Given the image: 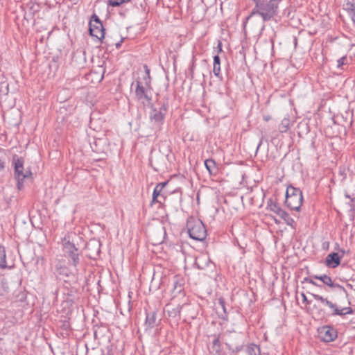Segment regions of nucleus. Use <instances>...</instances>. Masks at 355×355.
I'll return each mask as SVG.
<instances>
[{
    "mask_svg": "<svg viewBox=\"0 0 355 355\" xmlns=\"http://www.w3.org/2000/svg\"><path fill=\"white\" fill-rule=\"evenodd\" d=\"M345 198L350 199V202L349 203V205L351 208V210L354 211L355 208V198L348 194L347 193L345 194Z\"/></svg>",
    "mask_w": 355,
    "mask_h": 355,
    "instance_id": "33",
    "label": "nucleus"
},
{
    "mask_svg": "<svg viewBox=\"0 0 355 355\" xmlns=\"http://www.w3.org/2000/svg\"><path fill=\"white\" fill-rule=\"evenodd\" d=\"M311 295L313 297V298L315 300L320 301L322 304L327 306L329 308L334 304L332 302L329 301L327 298L323 297L322 296L319 295L318 294L311 293Z\"/></svg>",
    "mask_w": 355,
    "mask_h": 355,
    "instance_id": "24",
    "label": "nucleus"
},
{
    "mask_svg": "<svg viewBox=\"0 0 355 355\" xmlns=\"http://www.w3.org/2000/svg\"><path fill=\"white\" fill-rule=\"evenodd\" d=\"M146 86H147L148 88H150V82H149V83L146 82Z\"/></svg>",
    "mask_w": 355,
    "mask_h": 355,
    "instance_id": "51",
    "label": "nucleus"
},
{
    "mask_svg": "<svg viewBox=\"0 0 355 355\" xmlns=\"http://www.w3.org/2000/svg\"><path fill=\"white\" fill-rule=\"evenodd\" d=\"M303 202L302 191L290 185L286 191L285 204L291 210L299 211Z\"/></svg>",
    "mask_w": 355,
    "mask_h": 355,
    "instance_id": "5",
    "label": "nucleus"
},
{
    "mask_svg": "<svg viewBox=\"0 0 355 355\" xmlns=\"http://www.w3.org/2000/svg\"><path fill=\"white\" fill-rule=\"evenodd\" d=\"M94 334L95 339H96L97 338V332H96V331H94Z\"/></svg>",
    "mask_w": 355,
    "mask_h": 355,
    "instance_id": "50",
    "label": "nucleus"
},
{
    "mask_svg": "<svg viewBox=\"0 0 355 355\" xmlns=\"http://www.w3.org/2000/svg\"><path fill=\"white\" fill-rule=\"evenodd\" d=\"M212 349L216 353L219 352L220 350V343L218 337H215L212 342Z\"/></svg>",
    "mask_w": 355,
    "mask_h": 355,
    "instance_id": "28",
    "label": "nucleus"
},
{
    "mask_svg": "<svg viewBox=\"0 0 355 355\" xmlns=\"http://www.w3.org/2000/svg\"><path fill=\"white\" fill-rule=\"evenodd\" d=\"M130 1V0H109L107 5L111 6L112 7H117L123 3H128Z\"/></svg>",
    "mask_w": 355,
    "mask_h": 355,
    "instance_id": "27",
    "label": "nucleus"
},
{
    "mask_svg": "<svg viewBox=\"0 0 355 355\" xmlns=\"http://www.w3.org/2000/svg\"><path fill=\"white\" fill-rule=\"evenodd\" d=\"M157 311L155 309L146 310L144 326L146 330L151 329L158 324L159 320H157Z\"/></svg>",
    "mask_w": 355,
    "mask_h": 355,
    "instance_id": "10",
    "label": "nucleus"
},
{
    "mask_svg": "<svg viewBox=\"0 0 355 355\" xmlns=\"http://www.w3.org/2000/svg\"><path fill=\"white\" fill-rule=\"evenodd\" d=\"M248 355H261L260 347L255 344H250L246 348Z\"/></svg>",
    "mask_w": 355,
    "mask_h": 355,
    "instance_id": "23",
    "label": "nucleus"
},
{
    "mask_svg": "<svg viewBox=\"0 0 355 355\" xmlns=\"http://www.w3.org/2000/svg\"><path fill=\"white\" fill-rule=\"evenodd\" d=\"M313 279H315L313 277V275L311 276V277H304L303 279V280L302 281V283H309L315 286H318V287H321L322 286L318 284L316 282H315Z\"/></svg>",
    "mask_w": 355,
    "mask_h": 355,
    "instance_id": "30",
    "label": "nucleus"
},
{
    "mask_svg": "<svg viewBox=\"0 0 355 355\" xmlns=\"http://www.w3.org/2000/svg\"><path fill=\"white\" fill-rule=\"evenodd\" d=\"M187 227L189 236L193 240L203 241L207 236V230L204 223L200 220L190 217L187 220Z\"/></svg>",
    "mask_w": 355,
    "mask_h": 355,
    "instance_id": "4",
    "label": "nucleus"
},
{
    "mask_svg": "<svg viewBox=\"0 0 355 355\" xmlns=\"http://www.w3.org/2000/svg\"><path fill=\"white\" fill-rule=\"evenodd\" d=\"M6 255L4 248H0V268H6Z\"/></svg>",
    "mask_w": 355,
    "mask_h": 355,
    "instance_id": "26",
    "label": "nucleus"
},
{
    "mask_svg": "<svg viewBox=\"0 0 355 355\" xmlns=\"http://www.w3.org/2000/svg\"><path fill=\"white\" fill-rule=\"evenodd\" d=\"M107 352L106 355H116L115 352L113 351V346L112 345L107 346Z\"/></svg>",
    "mask_w": 355,
    "mask_h": 355,
    "instance_id": "38",
    "label": "nucleus"
},
{
    "mask_svg": "<svg viewBox=\"0 0 355 355\" xmlns=\"http://www.w3.org/2000/svg\"><path fill=\"white\" fill-rule=\"evenodd\" d=\"M168 181L160 182V183L157 184L155 187H157V188L159 189L161 191H164L163 189L166 187V185L168 184Z\"/></svg>",
    "mask_w": 355,
    "mask_h": 355,
    "instance_id": "37",
    "label": "nucleus"
},
{
    "mask_svg": "<svg viewBox=\"0 0 355 355\" xmlns=\"http://www.w3.org/2000/svg\"><path fill=\"white\" fill-rule=\"evenodd\" d=\"M213 72L216 77L219 78L220 79H222V76L220 73V65H214Z\"/></svg>",
    "mask_w": 355,
    "mask_h": 355,
    "instance_id": "34",
    "label": "nucleus"
},
{
    "mask_svg": "<svg viewBox=\"0 0 355 355\" xmlns=\"http://www.w3.org/2000/svg\"><path fill=\"white\" fill-rule=\"evenodd\" d=\"M184 306L177 305L175 306H172L169 304H167L165 308V311L167 313L168 316L171 318V321L175 324V326L178 325L179 321L180 320V312L182 308Z\"/></svg>",
    "mask_w": 355,
    "mask_h": 355,
    "instance_id": "11",
    "label": "nucleus"
},
{
    "mask_svg": "<svg viewBox=\"0 0 355 355\" xmlns=\"http://www.w3.org/2000/svg\"><path fill=\"white\" fill-rule=\"evenodd\" d=\"M122 41L123 40H121L119 42L116 44V48H119L121 46Z\"/></svg>",
    "mask_w": 355,
    "mask_h": 355,
    "instance_id": "48",
    "label": "nucleus"
},
{
    "mask_svg": "<svg viewBox=\"0 0 355 355\" xmlns=\"http://www.w3.org/2000/svg\"><path fill=\"white\" fill-rule=\"evenodd\" d=\"M214 65H220V58L218 55L214 56Z\"/></svg>",
    "mask_w": 355,
    "mask_h": 355,
    "instance_id": "39",
    "label": "nucleus"
},
{
    "mask_svg": "<svg viewBox=\"0 0 355 355\" xmlns=\"http://www.w3.org/2000/svg\"><path fill=\"white\" fill-rule=\"evenodd\" d=\"M313 277L315 279L320 280L324 285H327V286H329L331 288H339V289L345 290V288L343 286H341L338 284L334 283V282L332 280L331 277L328 276L327 275H325V274L320 275H313Z\"/></svg>",
    "mask_w": 355,
    "mask_h": 355,
    "instance_id": "13",
    "label": "nucleus"
},
{
    "mask_svg": "<svg viewBox=\"0 0 355 355\" xmlns=\"http://www.w3.org/2000/svg\"><path fill=\"white\" fill-rule=\"evenodd\" d=\"M205 166L210 175H216L218 173V168L215 160L207 159L205 161Z\"/></svg>",
    "mask_w": 355,
    "mask_h": 355,
    "instance_id": "19",
    "label": "nucleus"
},
{
    "mask_svg": "<svg viewBox=\"0 0 355 355\" xmlns=\"http://www.w3.org/2000/svg\"><path fill=\"white\" fill-rule=\"evenodd\" d=\"M346 6V9L349 11V15L352 13L354 10H355V6L352 3H347Z\"/></svg>",
    "mask_w": 355,
    "mask_h": 355,
    "instance_id": "36",
    "label": "nucleus"
},
{
    "mask_svg": "<svg viewBox=\"0 0 355 355\" xmlns=\"http://www.w3.org/2000/svg\"><path fill=\"white\" fill-rule=\"evenodd\" d=\"M262 140H263V139H262V138H261V139H260V141H259V144H258V146H257V147L256 152H257V151H258L259 148H260V146H261V144H262Z\"/></svg>",
    "mask_w": 355,
    "mask_h": 355,
    "instance_id": "45",
    "label": "nucleus"
},
{
    "mask_svg": "<svg viewBox=\"0 0 355 355\" xmlns=\"http://www.w3.org/2000/svg\"><path fill=\"white\" fill-rule=\"evenodd\" d=\"M71 237V234L67 233L62 239V252L68 263L76 268L80 261L81 250L76 246Z\"/></svg>",
    "mask_w": 355,
    "mask_h": 355,
    "instance_id": "2",
    "label": "nucleus"
},
{
    "mask_svg": "<svg viewBox=\"0 0 355 355\" xmlns=\"http://www.w3.org/2000/svg\"><path fill=\"white\" fill-rule=\"evenodd\" d=\"M6 90H7V92L8 91V84L6 85Z\"/></svg>",
    "mask_w": 355,
    "mask_h": 355,
    "instance_id": "53",
    "label": "nucleus"
},
{
    "mask_svg": "<svg viewBox=\"0 0 355 355\" xmlns=\"http://www.w3.org/2000/svg\"><path fill=\"white\" fill-rule=\"evenodd\" d=\"M318 336L325 343L334 341L338 336L336 329L331 326H324L318 329Z\"/></svg>",
    "mask_w": 355,
    "mask_h": 355,
    "instance_id": "9",
    "label": "nucleus"
},
{
    "mask_svg": "<svg viewBox=\"0 0 355 355\" xmlns=\"http://www.w3.org/2000/svg\"><path fill=\"white\" fill-rule=\"evenodd\" d=\"M291 126V120L288 117L284 118L280 124L279 125L278 129L281 133L286 132Z\"/></svg>",
    "mask_w": 355,
    "mask_h": 355,
    "instance_id": "22",
    "label": "nucleus"
},
{
    "mask_svg": "<svg viewBox=\"0 0 355 355\" xmlns=\"http://www.w3.org/2000/svg\"><path fill=\"white\" fill-rule=\"evenodd\" d=\"M195 265L200 270L214 268V263L207 254H201L196 259Z\"/></svg>",
    "mask_w": 355,
    "mask_h": 355,
    "instance_id": "12",
    "label": "nucleus"
},
{
    "mask_svg": "<svg viewBox=\"0 0 355 355\" xmlns=\"http://www.w3.org/2000/svg\"><path fill=\"white\" fill-rule=\"evenodd\" d=\"M301 296H302V301H303V302H304V304H310L311 301L308 300V299H307V297H306V295H305L304 293H301Z\"/></svg>",
    "mask_w": 355,
    "mask_h": 355,
    "instance_id": "40",
    "label": "nucleus"
},
{
    "mask_svg": "<svg viewBox=\"0 0 355 355\" xmlns=\"http://www.w3.org/2000/svg\"><path fill=\"white\" fill-rule=\"evenodd\" d=\"M338 175L340 178V181L341 182L344 181L346 179V178H347V171H346V168L345 167H342V166L339 167Z\"/></svg>",
    "mask_w": 355,
    "mask_h": 355,
    "instance_id": "32",
    "label": "nucleus"
},
{
    "mask_svg": "<svg viewBox=\"0 0 355 355\" xmlns=\"http://www.w3.org/2000/svg\"><path fill=\"white\" fill-rule=\"evenodd\" d=\"M77 289L76 288H71L70 290L67 288V292L64 293L67 294L69 297H73L75 293H76Z\"/></svg>",
    "mask_w": 355,
    "mask_h": 355,
    "instance_id": "35",
    "label": "nucleus"
},
{
    "mask_svg": "<svg viewBox=\"0 0 355 355\" xmlns=\"http://www.w3.org/2000/svg\"><path fill=\"white\" fill-rule=\"evenodd\" d=\"M341 257L337 252L329 254L325 259V265L331 268H335L340 263Z\"/></svg>",
    "mask_w": 355,
    "mask_h": 355,
    "instance_id": "14",
    "label": "nucleus"
},
{
    "mask_svg": "<svg viewBox=\"0 0 355 355\" xmlns=\"http://www.w3.org/2000/svg\"><path fill=\"white\" fill-rule=\"evenodd\" d=\"M24 159L15 154L12 158V165L14 167V177L17 180V187L19 190L24 188V179L31 177L32 173L30 170L25 171L24 168Z\"/></svg>",
    "mask_w": 355,
    "mask_h": 355,
    "instance_id": "3",
    "label": "nucleus"
},
{
    "mask_svg": "<svg viewBox=\"0 0 355 355\" xmlns=\"http://www.w3.org/2000/svg\"><path fill=\"white\" fill-rule=\"evenodd\" d=\"M217 309H220L223 311V313L225 316H227V310L225 306V302L223 297H220L218 302Z\"/></svg>",
    "mask_w": 355,
    "mask_h": 355,
    "instance_id": "29",
    "label": "nucleus"
},
{
    "mask_svg": "<svg viewBox=\"0 0 355 355\" xmlns=\"http://www.w3.org/2000/svg\"><path fill=\"white\" fill-rule=\"evenodd\" d=\"M166 192L163 191V197H159V199H161L162 200V204L164 202V201L166 200Z\"/></svg>",
    "mask_w": 355,
    "mask_h": 355,
    "instance_id": "43",
    "label": "nucleus"
},
{
    "mask_svg": "<svg viewBox=\"0 0 355 355\" xmlns=\"http://www.w3.org/2000/svg\"><path fill=\"white\" fill-rule=\"evenodd\" d=\"M266 209L274 212L279 216H281L285 211L284 209L281 208L279 205L275 200H273L271 198H270L267 202Z\"/></svg>",
    "mask_w": 355,
    "mask_h": 355,
    "instance_id": "18",
    "label": "nucleus"
},
{
    "mask_svg": "<svg viewBox=\"0 0 355 355\" xmlns=\"http://www.w3.org/2000/svg\"><path fill=\"white\" fill-rule=\"evenodd\" d=\"M226 345H227V347H228V349H229L230 350V349H231V347H230V345L229 344L226 343Z\"/></svg>",
    "mask_w": 355,
    "mask_h": 355,
    "instance_id": "52",
    "label": "nucleus"
},
{
    "mask_svg": "<svg viewBox=\"0 0 355 355\" xmlns=\"http://www.w3.org/2000/svg\"><path fill=\"white\" fill-rule=\"evenodd\" d=\"M350 16L353 23L355 24V10H354L352 13L350 14Z\"/></svg>",
    "mask_w": 355,
    "mask_h": 355,
    "instance_id": "42",
    "label": "nucleus"
},
{
    "mask_svg": "<svg viewBox=\"0 0 355 355\" xmlns=\"http://www.w3.org/2000/svg\"><path fill=\"white\" fill-rule=\"evenodd\" d=\"M89 34L99 40H102L105 36V29L99 17L93 14L89 23Z\"/></svg>",
    "mask_w": 355,
    "mask_h": 355,
    "instance_id": "8",
    "label": "nucleus"
},
{
    "mask_svg": "<svg viewBox=\"0 0 355 355\" xmlns=\"http://www.w3.org/2000/svg\"><path fill=\"white\" fill-rule=\"evenodd\" d=\"M273 220H274V222H275L276 224H280V223H281V221H280L279 219H277V218H275V217H273Z\"/></svg>",
    "mask_w": 355,
    "mask_h": 355,
    "instance_id": "46",
    "label": "nucleus"
},
{
    "mask_svg": "<svg viewBox=\"0 0 355 355\" xmlns=\"http://www.w3.org/2000/svg\"><path fill=\"white\" fill-rule=\"evenodd\" d=\"M172 284L173 293L174 294L180 293L183 290L184 279L181 277L175 275L173 277Z\"/></svg>",
    "mask_w": 355,
    "mask_h": 355,
    "instance_id": "17",
    "label": "nucleus"
},
{
    "mask_svg": "<svg viewBox=\"0 0 355 355\" xmlns=\"http://www.w3.org/2000/svg\"><path fill=\"white\" fill-rule=\"evenodd\" d=\"M150 107L149 112V119L150 123L156 128H160L164 122V118L168 111V103H164L161 107L157 109L153 103L148 105Z\"/></svg>",
    "mask_w": 355,
    "mask_h": 355,
    "instance_id": "6",
    "label": "nucleus"
},
{
    "mask_svg": "<svg viewBox=\"0 0 355 355\" xmlns=\"http://www.w3.org/2000/svg\"><path fill=\"white\" fill-rule=\"evenodd\" d=\"M135 99L144 106L152 104V96L148 88H146L139 80L135 83Z\"/></svg>",
    "mask_w": 355,
    "mask_h": 355,
    "instance_id": "7",
    "label": "nucleus"
},
{
    "mask_svg": "<svg viewBox=\"0 0 355 355\" xmlns=\"http://www.w3.org/2000/svg\"><path fill=\"white\" fill-rule=\"evenodd\" d=\"M55 270L58 275L67 277H72L75 282L76 281V275L73 272H71L69 268L65 265L57 264L55 266Z\"/></svg>",
    "mask_w": 355,
    "mask_h": 355,
    "instance_id": "16",
    "label": "nucleus"
},
{
    "mask_svg": "<svg viewBox=\"0 0 355 355\" xmlns=\"http://www.w3.org/2000/svg\"><path fill=\"white\" fill-rule=\"evenodd\" d=\"M270 119H271V116L270 115L263 116V120L265 121H268L269 120H270Z\"/></svg>",
    "mask_w": 355,
    "mask_h": 355,
    "instance_id": "44",
    "label": "nucleus"
},
{
    "mask_svg": "<svg viewBox=\"0 0 355 355\" xmlns=\"http://www.w3.org/2000/svg\"><path fill=\"white\" fill-rule=\"evenodd\" d=\"M24 296H25V295L22 294V298L21 299V301L23 300V298L24 297Z\"/></svg>",
    "mask_w": 355,
    "mask_h": 355,
    "instance_id": "54",
    "label": "nucleus"
},
{
    "mask_svg": "<svg viewBox=\"0 0 355 355\" xmlns=\"http://www.w3.org/2000/svg\"><path fill=\"white\" fill-rule=\"evenodd\" d=\"M347 64V58L346 56H343L342 58L337 60V68L342 69L343 65Z\"/></svg>",
    "mask_w": 355,
    "mask_h": 355,
    "instance_id": "31",
    "label": "nucleus"
},
{
    "mask_svg": "<svg viewBox=\"0 0 355 355\" xmlns=\"http://www.w3.org/2000/svg\"><path fill=\"white\" fill-rule=\"evenodd\" d=\"M146 73H147V77H148V78H150V76H149V69H146Z\"/></svg>",
    "mask_w": 355,
    "mask_h": 355,
    "instance_id": "49",
    "label": "nucleus"
},
{
    "mask_svg": "<svg viewBox=\"0 0 355 355\" xmlns=\"http://www.w3.org/2000/svg\"><path fill=\"white\" fill-rule=\"evenodd\" d=\"M279 217L284 220L285 223L287 225H289L291 227H294V225L295 224L294 219L293 218H291L290 216V215L286 211Z\"/></svg>",
    "mask_w": 355,
    "mask_h": 355,
    "instance_id": "25",
    "label": "nucleus"
},
{
    "mask_svg": "<svg viewBox=\"0 0 355 355\" xmlns=\"http://www.w3.org/2000/svg\"><path fill=\"white\" fill-rule=\"evenodd\" d=\"M251 1L254 3V7L250 15L246 18V21L249 20L254 15H259L265 22L271 20L278 15L279 4L282 2L275 0Z\"/></svg>",
    "mask_w": 355,
    "mask_h": 355,
    "instance_id": "1",
    "label": "nucleus"
},
{
    "mask_svg": "<svg viewBox=\"0 0 355 355\" xmlns=\"http://www.w3.org/2000/svg\"><path fill=\"white\" fill-rule=\"evenodd\" d=\"M218 52L220 53L222 51V43L221 42L218 41V44L217 46Z\"/></svg>",
    "mask_w": 355,
    "mask_h": 355,
    "instance_id": "41",
    "label": "nucleus"
},
{
    "mask_svg": "<svg viewBox=\"0 0 355 355\" xmlns=\"http://www.w3.org/2000/svg\"><path fill=\"white\" fill-rule=\"evenodd\" d=\"M95 244L97 245V254H99L100 252V243H95Z\"/></svg>",
    "mask_w": 355,
    "mask_h": 355,
    "instance_id": "47",
    "label": "nucleus"
},
{
    "mask_svg": "<svg viewBox=\"0 0 355 355\" xmlns=\"http://www.w3.org/2000/svg\"><path fill=\"white\" fill-rule=\"evenodd\" d=\"M329 309L332 311L331 313L332 316H343L347 314H352L353 313V310L351 307L339 308L337 304L334 303L332 306H330Z\"/></svg>",
    "mask_w": 355,
    "mask_h": 355,
    "instance_id": "15",
    "label": "nucleus"
},
{
    "mask_svg": "<svg viewBox=\"0 0 355 355\" xmlns=\"http://www.w3.org/2000/svg\"><path fill=\"white\" fill-rule=\"evenodd\" d=\"M8 156L6 150L0 148V173L5 171L7 168Z\"/></svg>",
    "mask_w": 355,
    "mask_h": 355,
    "instance_id": "20",
    "label": "nucleus"
},
{
    "mask_svg": "<svg viewBox=\"0 0 355 355\" xmlns=\"http://www.w3.org/2000/svg\"><path fill=\"white\" fill-rule=\"evenodd\" d=\"M159 197H163V191L155 187L153 193L151 205L154 203L162 204V200L159 199Z\"/></svg>",
    "mask_w": 355,
    "mask_h": 355,
    "instance_id": "21",
    "label": "nucleus"
}]
</instances>
